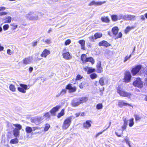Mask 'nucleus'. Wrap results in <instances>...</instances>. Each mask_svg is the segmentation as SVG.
Wrapping results in <instances>:
<instances>
[{
	"instance_id": "nucleus-26",
	"label": "nucleus",
	"mask_w": 147,
	"mask_h": 147,
	"mask_svg": "<svg viewBox=\"0 0 147 147\" xmlns=\"http://www.w3.org/2000/svg\"><path fill=\"white\" fill-rule=\"evenodd\" d=\"M42 119L43 118L41 117H36L32 119V122L35 123L40 122Z\"/></svg>"
},
{
	"instance_id": "nucleus-24",
	"label": "nucleus",
	"mask_w": 147,
	"mask_h": 147,
	"mask_svg": "<svg viewBox=\"0 0 147 147\" xmlns=\"http://www.w3.org/2000/svg\"><path fill=\"white\" fill-rule=\"evenodd\" d=\"M101 21L104 22L108 23L110 22V20L108 16L102 17L101 18Z\"/></svg>"
},
{
	"instance_id": "nucleus-22",
	"label": "nucleus",
	"mask_w": 147,
	"mask_h": 147,
	"mask_svg": "<svg viewBox=\"0 0 147 147\" xmlns=\"http://www.w3.org/2000/svg\"><path fill=\"white\" fill-rule=\"evenodd\" d=\"M114 36H116L119 31V28L117 26H115L113 27L111 30Z\"/></svg>"
},
{
	"instance_id": "nucleus-29",
	"label": "nucleus",
	"mask_w": 147,
	"mask_h": 147,
	"mask_svg": "<svg viewBox=\"0 0 147 147\" xmlns=\"http://www.w3.org/2000/svg\"><path fill=\"white\" fill-rule=\"evenodd\" d=\"M88 100V98L87 97H82L79 99V102L80 104L82 103L86 102Z\"/></svg>"
},
{
	"instance_id": "nucleus-60",
	"label": "nucleus",
	"mask_w": 147,
	"mask_h": 147,
	"mask_svg": "<svg viewBox=\"0 0 147 147\" xmlns=\"http://www.w3.org/2000/svg\"><path fill=\"white\" fill-rule=\"evenodd\" d=\"M37 41L34 42L32 43V45L34 47L36 46L37 45Z\"/></svg>"
},
{
	"instance_id": "nucleus-14",
	"label": "nucleus",
	"mask_w": 147,
	"mask_h": 147,
	"mask_svg": "<svg viewBox=\"0 0 147 147\" xmlns=\"http://www.w3.org/2000/svg\"><path fill=\"white\" fill-rule=\"evenodd\" d=\"M106 2L105 1H104L103 2H95L94 1H91L88 4L89 6H92L93 5H95L96 6L100 5L102 4L105 3Z\"/></svg>"
},
{
	"instance_id": "nucleus-50",
	"label": "nucleus",
	"mask_w": 147,
	"mask_h": 147,
	"mask_svg": "<svg viewBox=\"0 0 147 147\" xmlns=\"http://www.w3.org/2000/svg\"><path fill=\"white\" fill-rule=\"evenodd\" d=\"M9 27V26L8 24H5L3 26V29L5 31L6 30L8 29Z\"/></svg>"
},
{
	"instance_id": "nucleus-48",
	"label": "nucleus",
	"mask_w": 147,
	"mask_h": 147,
	"mask_svg": "<svg viewBox=\"0 0 147 147\" xmlns=\"http://www.w3.org/2000/svg\"><path fill=\"white\" fill-rule=\"evenodd\" d=\"M122 36V34L121 32H119L118 34V35L115 37V39H116L119 38H121Z\"/></svg>"
},
{
	"instance_id": "nucleus-64",
	"label": "nucleus",
	"mask_w": 147,
	"mask_h": 147,
	"mask_svg": "<svg viewBox=\"0 0 147 147\" xmlns=\"http://www.w3.org/2000/svg\"><path fill=\"white\" fill-rule=\"evenodd\" d=\"M80 116L82 117L85 116V113L84 112L82 113L81 114Z\"/></svg>"
},
{
	"instance_id": "nucleus-6",
	"label": "nucleus",
	"mask_w": 147,
	"mask_h": 147,
	"mask_svg": "<svg viewBox=\"0 0 147 147\" xmlns=\"http://www.w3.org/2000/svg\"><path fill=\"white\" fill-rule=\"evenodd\" d=\"M65 89L67 90L69 92H74L77 90V88L76 86H72V84L70 83L68 84L66 86Z\"/></svg>"
},
{
	"instance_id": "nucleus-40",
	"label": "nucleus",
	"mask_w": 147,
	"mask_h": 147,
	"mask_svg": "<svg viewBox=\"0 0 147 147\" xmlns=\"http://www.w3.org/2000/svg\"><path fill=\"white\" fill-rule=\"evenodd\" d=\"M9 90L12 92H15L16 90L15 86L13 84H11L9 86Z\"/></svg>"
},
{
	"instance_id": "nucleus-36",
	"label": "nucleus",
	"mask_w": 147,
	"mask_h": 147,
	"mask_svg": "<svg viewBox=\"0 0 147 147\" xmlns=\"http://www.w3.org/2000/svg\"><path fill=\"white\" fill-rule=\"evenodd\" d=\"M25 131L27 133L30 134L32 132V130L31 127L29 126H27L25 128Z\"/></svg>"
},
{
	"instance_id": "nucleus-54",
	"label": "nucleus",
	"mask_w": 147,
	"mask_h": 147,
	"mask_svg": "<svg viewBox=\"0 0 147 147\" xmlns=\"http://www.w3.org/2000/svg\"><path fill=\"white\" fill-rule=\"evenodd\" d=\"M66 89H63L60 92V94H64L66 93Z\"/></svg>"
},
{
	"instance_id": "nucleus-30",
	"label": "nucleus",
	"mask_w": 147,
	"mask_h": 147,
	"mask_svg": "<svg viewBox=\"0 0 147 147\" xmlns=\"http://www.w3.org/2000/svg\"><path fill=\"white\" fill-rule=\"evenodd\" d=\"M30 60L29 57H27L24 58L23 60V63L24 64L26 65L30 63Z\"/></svg>"
},
{
	"instance_id": "nucleus-4",
	"label": "nucleus",
	"mask_w": 147,
	"mask_h": 147,
	"mask_svg": "<svg viewBox=\"0 0 147 147\" xmlns=\"http://www.w3.org/2000/svg\"><path fill=\"white\" fill-rule=\"evenodd\" d=\"M142 68V66L140 65L135 66L132 68L131 71L133 76L136 75L140 71Z\"/></svg>"
},
{
	"instance_id": "nucleus-43",
	"label": "nucleus",
	"mask_w": 147,
	"mask_h": 147,
	"mask_svg": "<svg viewBox=\"0 0 147 147\" xmlns=\"http://www.w3.org/2000/svg\"><path fill=\"white\" fill-rule=\"evenodd\" d=\"M96 109L98 110L102 109L103 108L102 104V103L97 104L96 107Z\"/></svg>"
},
{
	"instance_id": "nucleus-62",
	"label": "nucleus",
	"mask_w": 147,
	"mask_h": 147,
	"mask_svg": "<svg viewBox=\"0 0 147 147\" xmlns=\"http://www.w3.org/2000/svg\"><path fill=\"white\" fill-rule=\"evenodd\" d=\"M32 128L33 131H35L39 129L38 127H32Z\"/></svg>"
},
{
	"instance_id": "nucleus-11",
	"label": "nucleus",
	"mask_w": 147,
	"mask_h": 147,
	"mask_svg": "<svg viewBox=\"0 0 147 147\" xmlns=\"http://www.w3.org/2000/svg\"><path fill=\"white\" fill-rule=\"evenodd\" d=\"M92 121L91 120H88L86 121L85 122H84L83 124V127L86 129H88L91 126V123Z\"/></svg>"
},
{
	"instance_id": "nucleus-15",
	"label": "nucleus",
	"mask_w": 147,
	"mask_h": 147,
	"mask_svg": "<svg viewBox=\"0 0 147 147\" xmlns=\"http://www.w3.org/2000/svg\"><path fill=\"white\" fill-rule=\"evenodd\" d=\"M96 72L98 73H102L103 71V69L101 67V62L97 63L96 65Z\"/></svg>"
},
{
	"instance_id": "nucleus-16",
	"label": "nucleus",
	"mask_w": 147,
	"mask_h": 147,
	"mask_svg": "<svg viewBox=\"0 0 147 147\" xmlns=\"http://www.w3.org/2000/svg\"><path fill=\"white\" fill-rule=\"evenodd\" d=\"M62 56L66 60H69L72 58L71 56L68 52L63 53Z\"/></svg>"
},
{
	"instance_id": "nucleus-33",
	"label": "nucleus",
	"mask_w": 147,
	"mask_h": 147,
	"mask_svg": "<svg viewBox=\"0 0 147 147\" xmlns=\"http://www.w3.org/2000/svg\"><path fill=\"white\" fill-rule=\"evenodd\" d=\"M105 78L102 77L100 78L99 80V83L102 86H103L105 85Z\"/></svg>"
},
{
	"instance_id": "nucleus-49",
	"label": "nucleus",
	"mask_w": 147,
	"mask_h": 147,
	"mask_svg": "<svg viewBox=\"0 0 147 147\" xmlns=\"http://www.w3.org/2000/svg\"><path fill=\"white\" fill-rule=\"evenodd\" d=\"M83 76L80 75L78 74L76 76L75 80H79L83 78Z\"/></svg>"
},
{
	"instance_id": "nucleus-7",
	"label": "nucleus",
	"mask_w": 147,
	"mask_h": 147,
	"mask_svg": "<svg viewBox=\"0 0 147 147\" xmlns=\"http://www.w3.org/2000/svg\"><path fill=\"white\" fill-rule=\"evenodd\" d=\"M61 106L60 105H57L52 108L50 111L49 112L51 115H55L56 113L61 108Z\"/></svg>"
},
{
	"instance_id": "nucleus-2",
	"label": "nucleus",
	"mask_w": 147,
	"mask_h": 147,
	"mask_svg": "<svg viewBox=\"0 0 147 147\" xmlns=\"http://www.w3.org/2000/svg\"><path fill=\"white\" fill-rule=\"evenodd\" d=\"M73 116H71L67 117L64 121L62 128L63 129H66L70 126L72 121V117Z\"/></svg>"
},
{
	"instance_id": "nucleus-46",
	"label": "nucleus",
	"mask_w": 147,
	"mask_h": 147,
	"mask_svg": "<svg viewBox=\"0 0 147 147\" xmlns=\"http://www.w3.org/2000/svg\"><path fill=\"white\" fill-rule=\"evenodd\" d=\"M79 102H75L73 101L71 103L73 107H75L79 105L80 104Z\"/></svg>"
},
{
	"instance_id": "nucleus-56",
	"label": "nucleus",
	"mask_w": 147,
	"mask_h": 147,
	"mask_svg": "<svg viewBox=\"0 0 147 147\" xmlns=\"http://www.w3.org/2000/svg\"><path fill=\"white\" fill-rule=\"evenodd\" d=\"M124 124L125 125H127L128 120L126 119L125 118L123 119Z\"/></svg>"
},
{
	"instance_id": "nucleus-18",
	"label": "nucleus",
	"mask_w": 147,
	"mask_h": 147,
	"mask_svg": "<svg viewBox=\"0 0 147 147\" xmlns=\"http://www.w3.org/2000/svg\"><path fill=\"white\" fill-rule=\"evenodd\" d=\"M84 70L87 71L88 74H90L95 71V69L91 67H87L84 68Z\"/></svg>"
},
{
	"instance_id": "nucleus-45",
	"label": "nucleus",
	"mask_w": 147,
	"mask_h": 147,
	"mask_svg": "<svg viewBox=\"0 0 147 147\" xmlns=\"http://www.w3.org/2000/svg\"><path fill=\"white\" fill-rule=\"evenodd\" d=\"M135 119V120L136 121H140V120L141 119V117L139 116V115H137V114H135L134 115Z\"/></svg>"
},
{
	"instance_id": "nucleus-3",
	"label": "nucleus",
	"mask_w": 147,
	"mask_h": 147,
	"mask_svg": "<svg viewBox=\"0 0 147 147\" xmlns=\"http://www.w3.org/2000/svg\"><path fill=\"white\" fill-rule=\"evenodd\" d=\"M13 125L16 128L13 130V134L16 138H18L20 136V130L22 128V126L20 124H13Z\"/></svg>"
},
{
	"instance_id": "nucleus-58",
	"label": "nucleus",
	"mask_w": 147,
	"mask_h": 147,
	"mask_svg": "<svg viewBox=\"0 0 147 147\" xmlns=\"http://www.w3.org/2000/svg\"><path fill=\"white\" fill-rule=\"evenodd\" d=\"M127 125H123L121 127V128L122 129V130L123 131V130L125 129L126 128V127H127Z\"/></svg>"
},
{
	"instance_id": "nucleus-8",
	"label": "nucleus",
	"mask_w": 147,
	"mask_h": 147,
	"mask_svg": "<svg viewBox=\"0 0 147 147\" xmlns=\"http://www.w3.org/2000/svg\"><path fill=\"white\" fill-rule=\"evenodd\" d=\"M20 85L21 87H18L17 89L18 91L23 93H25L26 92V90L28 89L27 88V85L22 84H20Z\"/></svg>"
},
{
	"instance_id": "nucleus-31",
	"label": "nucleus",
	"mask_w": 147,
	"mask_h": 147,
	"mask_svg": "<svg viewBox=\"0 0 147 147\" xmlns=\"http://www.w3.org/2000/svg\"><path fill=\"white\" fill-rule=\"evenodd\" d=\"M102 34L101 33H100V32L96 33L94 35V39L95 40H96L98 38H100L102 37Z\"/></svg>"
},
{
	"instance_id": "nucleus-47",
	"label": "nucleus",
	"mask_w": 147,
	"mask_h": 147,
	"mask_svg": "<svg viewBox=\"0 0 147 147\" xmlns=\"http://www.w3.org/2000/svg\"><path fill=\"white\" fill-rule=\"evenodd\" d=\"M131 56V54L129 56L127 55L125 56L123 60V62H125L128 60L129 59Z\"/></svg>"
},
{
	"instance_id": "nucleus-39",
	"label": "nucleus",
	"mask_w": 147,
	"mask_h": 147,
	"mask_svg": "<svg viewBox=\"0 0 147 147\" xmlns=\"http://www.w3.org/2000/svg\"><path fill=\"white\" fill-rule=\"evenodd\" d=\"M90 77L91 79L93 80L97 77V75L95 73H93L90 75Z\"/></svg>"
},
{
	"instance_id": "nucleus-63",
	"label": "nucleus",
	"mask_w": 147,
	"mask_h": 147,
	"mask_svg": "<svg viewBox=\"0 0 147 147\" xmlns=\"http://www.w3.org/2000/svg\"><path fill=\"white\" fill-rule=\"evenodd\" d=\"M33 70L32 67H30L29 68V71L30 72H31Z\"/></svg>"
},
{
	"instance_id": "nucleus-37",
	"label": "nucleus",
	"mask_w": 147,
	"mask_h": 147,
	"mask_svg": "<svg viewBox=\"0 0 147 147\" xmlns=\"http://www.w3.org/2000/svg\"><path fill=\"white\" fill-rule=\"evenodd\" d=\"M99 90V92L100 93V95H102L103 94V92L105 90V88L103 87H100L99 86L98 87Z\"/></svg>"
},
{
	"instance_id": "nucleus-12",
	"label": "nucleus",
	"mask_w": 147,
	"mask_h": 147,
	"mask_svg": "<svg viewBox=\"0 0 147 147\" xmlns=\"http://www.w3.org/2000/svg\"><path fill=\"white\" fill-rule=\"evenodd\" d=\"M98 45L100 47L102 46L106 47H107L111 45L110 43L105 40L100 42L98 44Z\"/></svg>"
},
{
	"instance_id": "nucleus-57",
	"label": "nucleus",
	"mask_w": 147,
	"mask_h": 147,
	"mask_svg": "<svg viewBox=\"0 0 147 147\" xmlns=\"http://www.w3.org/2000/svg\"><path fill=\"white\" fill-rule=\"evenodd\" d=\"M89 38L90 40L94 41V37L93 36H91L89 37Z\"/></svg>"
},
{
	"instance_id": "nucleus-25",
	"label": "nucleus",
	"mask_w": 147,
	"mask_h": 147,
	"mask_svg": "<svg viewBox=\"0 0 147 147\" xmlns=\"http://www.w3.org/2000/svg\"><path fill=\"white\" fill-rule=\"evenodd\" d=\"M88 62H90L92 64H93L94 63L95 61L92 57H87V58L86 59V63Z\"/></svg>"
},
{
	"instance_id": "nucleus-51",
	"label": "nucleus",
	"mask_w": 147,
	"mask_h": 147,
	"mask_svg": "<svg viewBox=\"0 0 147 147\" xmlns=\"http://www.w3.org/2000/svg\"><path fill=\"white\" fill-rule=\"evenodd\" d=\"M71 42L70 40L68 39L65 41V45H69Z\"/></svg>"
},
{
	"instance_id": "nucleus-35",
	"label": "nucleus",
	"mask_w": 147,
	"mask_h": 147,
	"mask_svg": "<svg viewBox=\"0 0 147 147\" xmlns=\"http://www.w3.org/2000/svg\"><path fill=\"white\" fill-rule=\"evenodd\" d=\"M129 126L130 127H132L134 124V119L133 118H131L129 120Z\"/></svg>"
},
{
	"instance_id": "nucleus-27",
	"label": "nucleus",
	"mask_w": 147,
	"mask_h": 147,
	"mask_svg": "<svg viewBox=\"0 0 147 147\" xmlns=\"http://www.w3.org/2000/svg\"><path fill=\"white\" fill-rule=\"evenodd\" d=\"M65 109H62L60 112L58 113L57 117L58 118H59L63 116L65 114Z\"/></svg>"
},
{
	"instance_id": "nucleus-28",
	"label": "nucleus",
	"mask_w": 147,
	"mask_h": 147,
	"mask_svg": "<svg viewBox=\"0 0 147 147\" xmlns=\"http://www.w3.org/2000/svg\"><path fill=\"white\" fill-rule=\"evenodd\" d=\"M87 58V55L86 54H83L81 55V60L83 63H86V61Z\"/></svg>"
},
{
	"instance_id": "nucleus-10",
	"label": "nucleus",
	"mask_w": 147,
	"mask_h": 147,
	"mask_svg": "<svg viewBox=\"0 0 147 147\" xmlns=\"http://www.w3.org/2000/svg\"><path fill=\"white\" fill-rule=\"evenodd\" d=\"M112 20L113 21H116L117 20H120L124 18V17L122 15H120L119 16L113 14L111 16Z\"/></svg>"
},
{
	"instance_id": "nucleus-34",
	"label": "nucleus",
	"mask_w": 147,
	"mask_h": 147,
	"mask_svg": "<svg viewBox=\"0 0 147 147\" xmlns=\"http://www.w3.org/2000/svg\"><path fill=\"white\" fill-rule=\"evenodd\" d=\"M19 142L18 139L17 138L12 139L10 141V143L11 144H17Z\"/></svg>"
},
{
	"instance_id": "nucleus-9",
	"label": "nucleus",
	"mask_w": 147,
	"mask_h": 147,
	"mask_svg": "<svg viewBox=\"0 0 147 147\" xmlns=\"http://www.w3.org/2000/svg\"><path fill=\"white\" fill-rule=\"evenodd\" d=\"M131 75L129 71L125 72V76L124 78V80L125 82L127 83L129 82L131 80Z\"/></svg>"
},
{
	"instance_id": "nucleus-5",
	"label": "nucleus",
	"mask_w": 147,
	"mask_h": 147,
	"mask_svg": "<svg viewBox=\"0 0 147 147\" xmlns=\"http://www.w3.org/2000/svg\"><path fill=\"white\" fill-rule=\"evenodd\" d=\"M133 84L134 86L138 88H141L143 86V83L139 78H136V80L133 82Z\"/></svg>"
},
{
	"instance_id": "nucleus-61",
	"label": "nucleus",
	"mask_w": 147,
	"mask_h": 147,
	"mask_svg": "<svg viewBox=\"0 0 147 147\" xmlns=\"http://www.w3.org/2000/svg\"><path fill=\"white\" fill-rule=\"evenodd\" d=\"M145 16L144 15H141L140 16V19L142 20H145Z\"/></svg>"
},
{
	"instance_id": "nucleus-52",
	"label": "nucleus",
	"mask_w": 147,
	"mask_h": 147,
	"mask_svg": "<svg viewBox=\"0 0 147 147\" xmlns=\"http://www.w3.org/2000/svg\"><path fill=\"white\" fill-rule=\"evenodd\" d=\"M7 53L8 54L10 55H13L14 53L13 52L11 51V50L9 49H7Z\"/></svg>"
},
{
	"instance_id": "nucleus-32",
	"label": "nucleus",
	"mask_w": 147,
	"mask_h": 147,
	"mask_svg": "<svg viewBox=\"0 0 147 147\" xmlns=\"http://www.w3.org/2000/svg\"><path fill=\"white\" fill-rule=\"evenodd\" d=\"M123 131H121L120 129L118 130V131L116 132H115V134L118 137H121L123 135Z\"/></svg>"
},
{
	"instance_id": "nucleus-41",
	"label": "nucleus",
	"mask_w": 147,
	"mask_h": 147,
	"mask_svg": "<svg viewBox=\"0 0 147 147\" xmlns=\"http://www.w3.org/2000/svg\"><path fill=\"white\" fill-rule=\"evenodd\" d=\"M5 20V23H10L11 22V18L10 16H8L7 17H6Z\"/></svg>"
},
{
	"instance_id": "nucleus-19",
	"label": "nucleus",
	"mask_w": 147,
	"mask_h": 147,
	"mask_svg": "<svg viewBox=\"0 0 147 147\" xmlns=\"http://www.w3.org/2000/svg\"><path fill=\"white\" fill-rule=\"evenodd\" d=\"M6 9L5 7L1 6L0 7V16H5L8 14V13L5 11H3Z\"/></svg>"
},
{
	"instance_id": "nucleus-38",
	"label": "nucleus",
	"mask_w": 147,
	"mask_h": 147,
	"mask_svg": "<svg viewBox=\"0 0 147 147\" xmlns=\"http://www.w3.org/2000/svg\"><path fill=\"white\" fill-rule=\"evenodd\" d=\"M43 117L46 119H49L51 118V115L49 112L45 113Z\"/></svg>"
},
{
	"instance_id": "nucleus-59",
	"label": "nucleus",
	"mask_w": 147,
	"mask_h": 147,
	"mask_svg": "<svg viewBox=\"0 0 147 147\" xmlns=\"http://www.w3.org/2000/svg\"><path fill=\"white\" fill-rule=\"evenodd\" d=\"M79 86L80 89H82L84 87V85L82 83H81L79 84Z\"/></svg>"
},
{
	"instance_id": "nucleus-17",
	"label": "nucleus",
	"mask_w": 147,
	"mask_h": 147,
	"mask_svg": "<svg viewBox=\"0 0 147 147\" xmlns=\"http://www.w3.org/2000/svg\"><path fill=\"white\" fill-rule=\"evenodd\" d=\"M50 53V51L47 49H45L42 53L40 56L42 57H46Z\"/></svg>"
},
{
	"instance_id": "nucleus-53",
	"label": "nucleus",
	"mask_w": 147,
	"mask_h": 147,
	"mask_svg": "<svg viewBox=\"0 0 147 147\" xmlns=\"http://www.w3.org/2000/svg\"><path fill=\"white\" fill-rule=\"evenodd\" d=\"M125 140L126 143L129 145V147H131V146L130 144V143L129 141L127 138H125Z\"/></svg>"
},
{
	"instance_id": "nucleus-1",
	"label": "nucleus",
	"mask_w": 147,
	"mask_h": 147,
	"mask_svg": "<svg viewBox=\"0 0 147 147\" xmlns=\"http://www.w3.org/2000/svg\"><path fill=\"white\" fill-rule=\"evenodd\" d=\"M117 92L119 95L122 97H126L130 98L132 96V94L130 92H127L123 89L120 85H119L117 88Z\"/></svg>"
},
{
	"instance_id": "nucleus-23",
	"label": "nucleus",
	"mask_w": 147,
	"mask_h": 147,
	"mask_svg": "<svg viewBox=\"0 0 147 147\" xmlns=\"http://www.w3.org/2000/svg\"><path fill=\"white\" fill-rule=\"evenodd\" d=\"M125 18L128 20H134L135 18V16L131 15H127L124 16Z\"/></svg>"
},
{
	"instance_id": "nucleus-21",
	"label": "nucleus",
	"mask_w": 147,
	"mask_h": 147,
	"mask_svg": "<svg viewBox=\"0 0 147 147\" xmlns=\"http://www.w3.org/2000/svg\"><path fill=\"white\" fill-rule=\"evenodd\" d=\"M136 26H128L124 30V32L126 34L128 33L131 30L134 28Z\"/></svg>"
},
{
	"instance_id": "nucleus-42",
	"label": "nucleus",
	"mask_w": 147,
	"mask_h": 147,
	"mask_svg": "<svg viewBox=\"0 0 147 147\" xmlns=\"http://www.w3.org/2000/svg\"><path fill=\"white\" fill-rule=\"evenodd\" d=\"M50 125L48 124V123H46L45 124V127L44 128V131H47L50 128Z\"/></svg>"
},
{
	"instance_id": "nucleus-55",
	"label": "nucleus",
	"mask_w": 147,
	"mask_h": 147,
	"mask_svg": "<svg viewBox=\"0 0 147 147\" xmlns=\"http://www.w3.org/2000/svg\"><path fill=\"white\" fill-rule=\"evenodd\" d=\"M43 42H45L47 44H49L51 42V40L49 39H47Z\"/></svg>"
},
{
	"instance_id": "nucleus-20",
	"label": "nucleus",
	"mask_w": 147,
	"mask_h": 147,
	"mask_svg": "<svg viewBox=\"0 0 147 147\" xmlns=\"http://www.w3.org/2000/svg\"><path fill=\"white\" fill-rule=\"evenodd\" d=\"M78 43L81 45V49L83 50H86L85 47V41L84 40H81L78 41Z\"/></svg>"
},
{
	"instance_id": "nucleus-44",
	"label": "nucleus",
	"mask_w": 147,
	"mask_h": 147,
	"mask_svg": "<svg viewBox=\"0 0 147 147\" xmlns=\"http://www.w3.org/2000/svg\"><path fill=\"white\" fill-rule=\"evenodd\" d=\"M10 25L12 26L11 29L13 30L16 29L18 27V25H16L15 23L11 24Z\"/></svg>"
},
{
	"instance_id": "nucleus-13",
	"label": "nucleus",
	"mask_w": 147,
	"mask_h": 147,
	"mask_svg": "<svg viewBox=\"0 0 147 147\" xmlns=\"http://www.w3.org/2000/svg\"><path fill=\"white\" fill-rule=\"evenodd\" d=\"M118 105L120 107H122L123 106H129L133 107L131 105L128 103L125 102L123 100H119L118 102Z\"/></svg>"
}]
</instances>
